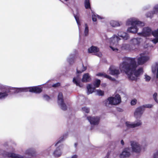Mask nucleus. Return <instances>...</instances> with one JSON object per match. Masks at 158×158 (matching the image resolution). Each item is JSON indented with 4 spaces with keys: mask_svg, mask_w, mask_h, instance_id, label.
<instances>
[{
    "mask_svg": "<svg viewBox=\"0 0 158 158\" xmlns=\"http://www.w3.org/2000/svg\"><path fill=\"white\" fill-rule=\"evenodd\" d=\"M140 56L137 58L138 64H136L135 58L124 57L123 59V61L119 65L121 71L125 72L131 80L136 81L143 73L142 68L136 69L138 65L143 64L150 58V57L145 53H141Z\"/></svg>",
    "mask_w": 158,
    "mask_h": 158,
    "instance_id": "nucleus-1",
    "label": "nucleus"
},
{
    "mask_svg": "<svg viewBox=\"0 0 158 158\" xmlns=\"http://www.w3.org/2000/svg\"><path fill=\"white\" fill-rule=\"evenodd\" d=\"M121 37L124 40H127L129 38L128 35L126 32L119 31L117 34L114 35L111 37L107 39V42L110 44V47L114 51L117 52L118 50L128 49L129 45L124 44L122 46L119 45V41L121 40Z\"/></svg>",
    "mask_w": 158,
    "mask_h": 158,
    "instance_id": "nucleus-2",
    "label": "nucleus"
},
{
    "mask_svg": "<svg viewBox=\"0 0 158 158\" xmlns=\"http://www.w3.org/2000/svg\"><path fill=\"white\" fill-rule=\"evenodd\" d=\"M144 23L139 20L137 18L131 17L128 19L126 22L127 26L131 25L128 28L127 31L132 33H136L138 30V27L144 26Z\"/></svg>",
    "mask_w": 158,
    "mask_h": 158,
    "instance_id": "nucleus-3",
    "label": "nucleus"
},
{
    "mask_svg": "<svg viewBox=\"0 0 158 158\" xmlns=\"http://www.w3.org/2000/svg\"><path fill=\"white\" fill-rule=\"evenodd\" d=\"M132 152L138 154H140L142 152L145 151V148L142 147L141 145L136 141H131L130 142Z\"/></svg>",
    "mask_w": 158,
    "mask_h": 158,
    "instance_id": "nucleus-4",
    "label": "nucleus"
},
{
    "mask_svg": "<svg viewBox=\"0 0 158 158\" xmlns=\"http://www.w3.org/2000/svg\"><path fill=\"white\" fill-rule=\"evenodd\" d=\"M121 101V98L119 94H116L114 97H110L108 98L106 105L109 106V105H116L119 104Z\"/></svg>",
    "mask_w": 158,
    "mask_h": 158,
    "instance_id": "nucleus-5",
    "label": "nucleus"
},
{
    "mask_svg": "<svg viewBox=\"0 0 158 158\" xmlns=\"http://www.w3.org/2000/svg\"><path fill=\"white\" fill-rule=\"evenodd\" d=\"M101 83V81L99 79H96L93 84H89L87 85V94H89L95 91V88L99 87Z\"/></svg>",
    "mask_w": 158,
    "mask_h": 158,
    "instance_id": "nucleus-6",
    "label": "nucleus"
},
{
    "mask_svg": "<svg viewBox=\"0 0 158 158\" xmlns=\"http://www.w3.org/2000/svg\"><path fill=\"white\" fill-rule=\"evenodd\" d=\"M17 90H18V92L19 91L25 92L29 91L35 93H40L42 91V88L40 86H39L20 88L17 89Z\"/></svg>",
    "mask_w": 158,
    "mask_h": 158,
    "instance_id": "nucleus-7",
    "label": "nucleus"
},
{
    "mask_svg": "<svg viewBox=\"0 0 158 158\" xmlns=\"http://www.w3.org/2000/svg\"><path fill=\"white\" fill-rule=\"evenodd\" d=\"M57 102L60 108L63 110H65L67 109V106L64 102L62 94L59 93L58 96Z\"/></svg>",
    "mask_w": 158,
    "mask_h": 158,
    "instance_id": "nucleus-8",
    "label": "nucleus"
},
{
    "mask_svg": "<svg viewBox=\"0 0 158 158\" xmlns=\"http://www.w3.org/2000/svg\"><path fill=\"white\" fill-rule=\"evenodd\" d=\"M125 124L128 128H134L141 125V122L140 120H137L134 123H131L129 121H126L125 122Z\"/></svg>",
    "mask_w": 158,
    "mask_h": 158,
    "instance_id": "nucleus-9",
    "label": "nucleus"
},
{
    "mask_svg": "<svg viewBox=\"0 0 158 158\" xmlns=\"http://www.w3.org/2000/svg\"><path fill=\"white\" fill-rule=\"evenodd\" d=\"M87 118L90 124L93 125L98 124L100 120L99 117L98 116H89Z\"/></svg>",
    "mask_w": 158,
    "mask_h": 158,
    "instance_id": "nucleus-10",
    "label": "nucleus"
},
{
    "mask_svg": "<svg viewBox=\"0 0 158 158\" xmlns=\"http://www.w3.org/2000/svg\"><path fill=\"white\" fill-rule=\"evenodd\" d=\"M88 51L89 52L94 53L99 57H101L102 55L101 53L99 51V48L95 46H91L88 49Z\"/></svg>",
    "mask_w": 158,
    "mask_h": 158,
    "instance_id": "nucleus-11",
    "label": "nucleus"
},
{
    "mask_svg": "<svg viewBox=\"0 0 158 158\" xmlns=\"http://www.w3.org/2000/svg\"><path fill=\"white\" fill-rule=\"evenodd\" d=\"M151 33V30L148 27L143 28V31L141 33H138L137 34L139 35L146 37L150 35Z\"/></svg>",
    "mask_w": 158,
    "mask_h": 158,
    "instance_id": "nucleus-12",
    "label": "nucleus"
},
{
    "mask_svg": "<svg viewBox=\"0 0 158 158\" xmlns=\"http://www.w3.org/2000/svg\"><path fill=\"white\" fill-rule=\"evenodd\" d=\"M131 149L129 148H125L120 155L121 157H129L130 156L131 153L130 152Z\"/></svg>",
    "mask_w": 158,
    "mask_h": 158,
    "instance_id": "nucleus-13",
    "label": "nucleus"
},
{
    "mask_svg": "<svg viewBox=\"0 0 158 158\" xmlns=\"http://www.w3.org/2000/svg\"><path fill=\"white\" fill-rule=\"evenodd\" d=\"M144 111V109L142 106L139 107L137 108L135 112L134 116L136 118H139L141 117Z\"/></svg>",
    "mask_w": 158,
    "mask_h": 158,
    "instance_id": "nucleus-14",
    "label": "nucleus"
},
{
    "mask_svg": "<svg viewBox=\"0 0 158 158\" xmlns=\"http://www.w3.org/2000/svg\"><path fill=\"white\" fill-rule=\"evenodd\" d=\"M11 88L8 87H6L4 90L0 92V99H3L6 97L8 95V93L9 92V89Z\"/></svg>",
    "mask_w": 158,
    "mask_h": 158,
    "instance_id": "nucleus-15",
    "label": "nucleus"
},
{
    "mask_svg": "<svg viewBox=\"0 0 158 158\" xmlns=\"http://www.w3.org/2000/svg\"><path fill=\"white\" fill-rule=\"evenodd\" d=\"M158 14V4L156 5L153 7L151 12H149L146 14L147 17H152L154 14Z\"/></svg>",
    "mask_w": 158,
    "mask_h": 158,
    "instance_id": "nucleus-16",
    "label": "nucleus"
},
{
    "mask_svg": "<svg viewBox=\"0 0 158 158\" xmlns=\"http://www.w3.org/2000/svg\"><path fill=\"white\" fill-rule=\"evenodd\" d=\"M63 148V145H60L54 151L53 155L56 157H59L62 154V150Z\"/></svg>",
    "mask_w": 158,
    "mask_h": 158,
    "instance_id": "nucleus-17",
    "label": "nucleus"
},
{
    "mask_svg": "<svg viewBox=\"0 0 158 158\" xmlns=\"http://www.w3.org/2000/svg\"><path fill=\"white\" fill-rule=\"evenodd\" d=\"M152 71L154 74V78L156 79L158 78V62L154 64L152 67Z\"/></svg>",
    "mask_w": 158,
    "mask_h": 158,
    "instance_id": "nucleus-18",
    "label": "nucleus"
},
{
    "mask_svg": "<svg viewBox=\"0 0 158 158\" xmlns=\"http://www.w3.org/2000/svg\"><path fill=\"white\" fill-rule=\"evenodd\" d=\"M109 73L111 75H117L119 73V71L113 66H111L109 69Z\"/></svg>",
    "mask_w": 158,
    "mask_h": 158,
    "instance_id": "nucleus-19",
    "label": "nucleus"
},
{
    "mask_svg": "<svg viewBox=\"0 0 158 158\" xmlns=\"http://www.w3.org/2000/svg\"><path fill=\"white\" fill-rule=\"evenodd\" d=\"M81 78L78 75H77L76 77L73 78V82L77 86H79L80 87H82L83 85L80 83Z\"/></svg>",
    "mask_w": 158,
    "mask_h": 158,
    "instance_id": "nucleus-20",
    "label": "nucleus"
},
{
    "mask_svg": "<svg viewBox=\"0 0 158 158\" xmlns=\"http://www.w3.org/2000/svg\"><path fill=\"white\" fill-rule=\"evenodd\" d=\"M141 38H137L132 39L130 41L131 44L134 46L138 45L142 41Z\"/></svg>",
    "mask_w": 158,
    "mask_h": 158,
    "instance_id": "nucleus-21",
    "label": "nucleus"
},
{
    "mask_svg": "<svg viewBox=\"0 0 158 158\" xmlns=\"http://www.w3.org/2000/svg\"><path fill=\"white\" fill-rule=\"evenodd\" d=\"M91 80V78L89 73L84 74L82 77V81L83 82H89Z\"/></svg>",
    "mask_w": 158,
    "mask_h": 158,
    "instance_id": "nucleus-22",
    "label": "nucleus"
},
{
    "mask_svg": "<svg viewBox=\"0 0 158 158\" xmlns=\"http://www.w3.org/2000/svg\"><path fill=\"white\" fill-rule=\"evenodd\" d=\"M5 155L7 157L11 158H21L19 155L13 152H6Z\"/></svg>",
    "mask_w": 158,
    "mask_h": 158,
    "instance_id": "nucleus-23",
    "label": "nucleus"
},
{
    "mask_svg": "<svg viewBox=\"0 0 158 158\" xmlns=\"http://www.w3.org/2000/svg\"><path fill=\"white\" fill-rule=\"evenodd\" d=\"M152 34L154 37H156V38L153 40L152 41L154 43L156 44L158 42V29L157 30L152 31Z\"/></svg>",
    "mask_w": 158,
    "mask_h": 158,
    "instance_id": "nucleus-24",
    "label": "nucleus"
},
{
    "mask_svg": "<svg viewBox=\"0 0 158 158\" xmlns=\"http://www.w3.org/2000/svg\"><path fill=\"white\" fill-rule=\"evenodd\" d=\"M87 69L86 67H84L83 64H81L77 68V73H81L82 72L85 71Z\"/></svg>",
    "mask_w": 158,
    "mask_h": 158,
    "instance_id": "nucleus-25",
    "label": "nucleus"
},
{
    "mask_svg": "<svg viewBox=\"0 0 158 158\" xmlns=\"http://www.w3.org/2000/svg\"><path fill=\"white\" fill-rule=\"evenodd\" d=\"M96 76H100L102 77H104L109 79L111 81H114V79L112 78L111 77L106 74L104 73H99L96 74Z\"/></svg>",
    "mask_w": 158,
    "mask_h": 158,
    "instance_id": "nucleus-26",
    "label": "nucleus"
},
{
    "mask_svg": "<svg viewBox=\"0 0 158 158\" xmlns=\"http://www.w3.org/2000/svg\"><path fill=\"white\" fill-rule=\"evenodd\" d=\"M110 25L113 27H116L120 26L121 24V22H119L118 21L111 20L110 22Z\"/></svg>",
    "mask_w": 158,
    "mask_h": 158,
    "instance_id": "nucleus-27",
    "label": "nucleus"
},
{
    "mask_svg": "<svg viewBox=\"0 0 158 158\" xmlns=\"http://www.w3.org/2000/svg\"><path fill=\"white\" fill-rule=\"evenodd\" d=\"M97 18L99 19H104L103 17L101 16L97 15H96L94 13L92 15V19L94 22H96L97 20Z\"/></svg>",
    "mask_w": 158,
    "mask_h": 158,
    "instance_id": "nucleus-28",
    "label": "nucleus"
},
{
    "mask_svg": "<svg viewBox=\"0 0 158 158\" xmlns=\"http://www.w3.org/2000/svg\"><path fill=\"white\" fill-rule=\"evenodd\" d=\"M34 152V150L33 148H30L27 149L25 151V153L28 155L32 156Z\"/></svg>",
    "mask_w": 158,
    "mask_h": 158,
    "instance_id": "nucleus-29",
    "label": "nucleus"
},
{
    "mask_svg": "<svg viewBox=\"0 0 158 158\" xmlns=\"http://www.w3.org/2000/svg\"><path fill=\"white\" fill-rule=\"evenodd\" d=\"M74 16L78 25L79 30L80 31V26L81 25V23L79 21V15H74Z\"/></svg>",
    "mask_w": 158,
    "mask_h": 158,
    "instance_id": "nucleus-30",
    "label": "nucleus"
},
{
    "mask_svg": "<svg viewBox=\"0 0 158 158\" xmlns=\"http://www.w3.org/2000/svg\"><path fill=\"white\" fill-rule=\"evenodd\" d=\"M96 94L98 96H103L104 94V92L101 89H98L95 91Z\"/></svg>",
    "mask_w": 158,
    "mask_h": 158,
    "instance_id": "nucleus-31",
    "label": "nucleus"
},
{
    "mask_svg": "<svg viewBox=\"0 0 158 158\" xmlns=\"http://www.w3.org/2000/svg\"><path fill=\"white\" fill-rule=\"evenodd\" d=\"M85 6L86 9L90 8V4L88 0H85Z\"/></svg>",
    "mask_w": 158,
    "mask_h": 158,
    "instance_id": "nucleus-32",
    "label": "nucleus"
},
{
    "mask_svg": "<svg viewBox=\"0 0 158 158\" xmlns=\"http://www.w3.org/2000/svg\"><path fill=\"white\" fill-rule=\"evenodd\" d=\"M82 111L84 113H88L89 111V109L87 107H84L82 108Z\"/></svg>",
    "mask_w": 158,
    "mask_h": 158,
    "instance_id": "nucleus-33",
    "label": "nucleus"
},
{
    "mask_svg": "<svg viewBox=\"0 0 158 158\" xmlns=\"http://www.w3.org/2000/svg\"><path fill=\"white\" fill-rule=\"evenodd\" d=\"M89 32V29L87 25L85 24V29L84 31L85 35H87Z\"/></svg>",
    "mask_w": 158,
    "mask_h": 158,
    "instance_id": "nucleus-34",
    "label": "nucleus"
},
{
    "mask_svg": "<svg viewBox=\"0 0 158 158\" xmlns=\"http://www.w3.org/2000/svg\"><path fill=\"white\" fill-rule=\"evenodd\" d=\"M153 157L154 158H158V150L155 151L153 153Z\"/></svg>",
    "mask_w": 158,
    "mask_h": 158,
    "instance_id": "nucleus-35",
    "label": "nucleus"
},
{
    "mask_svg": "<svg viewBox=\"0 0 158 158\" xmlns=\"http://www.w3.org/2000/svg\"><path fill=\"white\" fill-rule=\"evenodd\" d=\"M153 106V105L151 104H147L142 106L144 109V108H151Z\"/></svg>",
    "mask_w": 158,
    "mask_h": 158,
    "instance_id": "nucleus-36",
    "label": "nucleus"
},
{
    "mask_svg": "<svg viewBox=\"0 0 158 158\" xmlns=\"http://www.w3.org/2000/svg\"><path fill=\"white\" fill-rule=\"evenodd\" d=\"M144 47L145 48H151L152 47H153V46H152V45H150L149 43H146V44H145L144 45Z\"/></svg>",
    "mask_w": 158,
    "mask_h": 158,
    "instance_id": "nucleus-37",
    "label": "nucleus"
},
{
    "mask_svg": "<svg viewBox=\"0 0 158 158\" xmlns=\"http://www.w3.org/2000/svg\"><path fill=\"white\" fill-rule=\"evenodd\" d=\"M137 100L135 99H132L131 102V104L132 105H135L137 103Z\"/></svg>",
    "mask_w": 158,
    "mask_h": 158,
    "instance_id": "nucleus-38",
    "label": "nucleus"
},
{
    "mask_svg": "<svg viewBox=\"0 0 158 158\" xmlns=\"http://www.w3.org/2000/svg\"><path fill=\"white\" fill-rule=\"evenodd\" d=\"M144 78L145 81H148L150 80L151 79V77L149 76H148L147 75H145Z\"/></svg>",
    "mask_w": 158,
    "mask_h": 158,
    "instance_id": "nucleus-39",
    "label": "nucleus"
},
{
    "mask_svg": "<svg viewBox=\"0 0 158 158\" xmlns=\"http://www.w3.org/2000/svg\"><path fill=\"white\" fill-rule=\"evenodd\" d=\"M43 98H44V100H47V101L49 100L50 99V98L49 97V96L46 94H44V95Z\"/></svg>",
    "mask_w": 158,
    "mask_h": 158,
    "instance_id": "nucleus-40",
    "label": "nucleus"
},
{
    "mask_svg": "<svg viewBox=\"0 0 158 158\" xmlns=\"http://www.w3.org/2000/svg\"><path fill=\"white\" fill-rule=\"evenodd\" d=\"M157 96V94L156 93H155L153 95V97L155 101L158 103V101L157 100L156 97Z\"/></svg>",
    "mask_w": 158,
    "mask_h": 158,
    "instance_id": "nucleus-41",
    "label": "nucleus"
},
{
    "mask_svg": "<svg viewBox=\"0 0 158 158\" xmlns=\"http://www.w3.org/2000/svg\"><path fill=\"white\" fill-rule=\"evenodd\" d=\"M67 60L68 61V62H69V63L71 64V61H73V58H71L70 57H69L68 58Z\"/></svg>",
    "mask_w": 158,
    "mask_h": 158,
    "instance_id": "nucleus-42",
    "label": "nucleus"
},
{
    "mask_svg": "<svg viewBox=\"0 0 158 158\" xmlns=\"http://www.w3.org/2000/svg\"><path fill=\"white\" fill-rule=\"evenodd\" d=\"M62 139V138H60V139L55 144V146H57L58 143L63 140Z\"/></svg>",
    "mask_w": 158,
    "mask_h": 158,
    "instance_id": "nucleus-43",
    "label": "nucleus"
},
{
    "mask_svg": "<svg viewBox=\"0 0 158 158\" xmlns=\"http://www.w3.org/2000/svg\"><path fill=\"white\" fill-rule=\"evenodd\" d=\"M52 150L51 149V147L48 148L47 150V152H48V153H47V155H48L49 154V152H50Z\"/></svg>",
    "mask_w": 158,
    "mask_h": 158,
    "instance_id": "nucleus-44",
    "label": "nucleus"
},
{
    "mask_svg": "<svg viewBox=\"0 0 158 158\" xmlns=\"http://www.w3.org/2000/svg\"><path fill=\"white\" fill-rule=\"evenodd\" d=\"M60 84L59 83H57L56 84H54L52 85V86L53 87H56V86H59Z\"/></svg>",
    "mask_w": 158,
    "mask_h": 158,
    "instance_id": "nucleus-45",
    "label": "nucleus"
},
{
    "mask_svg": "<svg viewBox=\"0 0 158 158\" xmlns=\"http://www.w3.org/2000/svg\"><path fill=\"white\" fill-rule=\"evenodd\" d=\"M78 156L77 155H73L72 157L71 158H77V157Z\"/></svg>",
    "mask_w": 158,
    "mask_h": 158,
    "instance_id": "nucleus-46",
    "label": "nucleus"
},
{
    "mask_svg": "<svg viewBox=\"0 0 158 158\" xmlns=\"http://www.w3.org/2000/svg\"><path fill=\"white\" fill-rule=\"evenodd\" d=\"M19 88H15V89L16 90V92L17 93H18V90H17V89H19ZM14 89H15V88H14ZM22 91H19V92H22Z\"/></svg>",
    "mask_w": 158,
    "mask_h": 158,
    "instance_id": "nucleus-47",
    "label": "nucleus"
},
{
    "mask_svg": "<svg viewBox=\"0 0 158 158\" xmlns=\"http://www.w3.org/2000/svg\"><path fill=\"white\" fill-rule=\"evenodd\" d=\"M121 144L123 145H124V141H123V140H121Z\"/></svg>",
    "mask_w": 158,
    "mask_h": 158,
    "instance_id": "nucleus-48",
    "label": "nucleus"
},
{
    "mask_svg": "<svg viewBox=\"0 0 158 158\" xmlns=\"http://www.w3.org/2000/svg\"><path fill=\"white\" fill-rule=\"evenodd\" d=\"M65 1L67 2V1H69V0H64Z\"/></svg>",
    "mask_w": 158,
    "mask_h": 158,
    "instance_id": "nucleus-49",
    "label": "nucleus"
},
{
    "mask_svg": "<svg viewBox=\"0 0 158 158\" xmlns=\"http://www.w3.org/2000/svg\"><path fill=\"white\" fill-rule=\"evenodd\" d=\"M76 143H75V146H76Z\"/></svg>",
    "mask_w": 158,
    "mask_h": 158,
    "instance_id": "nucleus-50",
    "label": "nucleus"
}]
</instances>
